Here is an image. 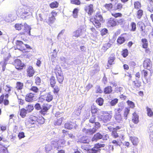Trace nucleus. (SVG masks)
<instances>
[{"label":"nucleus","instance_id":"c756f323","mask_svg":"<svg viewBox=\"0 0 153 153\" xmlns=\"http://www.w3.org/2000/svg\"><path fill=\"white\" fill-rule=\"evenodd\" d=\"M99 110V109L94 105H93L91 106V111L92 114H94L97 113Z\"/></svg>","mask_w":153,"mask_h":153},{"label":"nucleus","instance_id":"a878e982","mask_svg":"<svg viewBox=\"0 0 153 153\" xmlns=\"http://www.w3.org/2000/svg\"><path fill=\"white\" fill-rule=\"evenodd\" d=\"M79 142L83 143H88L89 141L87 136H83L80 138L79 140Z\"/></svg>","mask_w":153,"mask_h":153},{"label":"nucleus","instance_id":"f704fd0d","mask_svg":"<svg viewBox=\"0 0 153 153\" xmlns=\"http://www.w3.org/2000/svg\"><path fill=\"white\" fill-rule=\"evenodd\" d=\"M65 32V30H63L59 33L57 39L60 41H62V38H63V34Z\"/></svg>","mask_w":153,"mask_h":153},{"label":"nucleus","instance_id":"f03ea898","mask_svg":"<svg viewBox=\"0 0 153 153\" xmlns=\"http://www.w3.org/2000/svg\"><path fill=\"white\" fill-rule=\"evenodd\" d=\"M31 10L30 7H27L25 6H21L17 10V13L22 14L23 15H26L25 16V18H26L27 16H31L32 14Z\"/></svg>","mask_w":153,"mask_h":153},{"label":"nucleus","instance_id":"680f3d73","mask_svg":"<svg viewBox=\"0 0 153 153\" xmlns=\"http://www.w3.org/2000/svg\"><path fill=\"white\" fill-rule=\"evenodd\" d=\"M141 7L140 3L138 1L135 2L134 3V7L136 9H139Z\"/></svg>","mask_w":153,"mask_h":153},{"label":"nucleus","instance_id":"f257e3e1","mask_svg":"<svg viewBox=\"0 0 153 153\" xmlns=\"http://www.w3.org/2000/svg\"><path fill=\"white\" fill-rule=\"evenodd\" d=\"M94 125V127L92 128L86 129L85 128H83L82 131L84 134L86 135H92L96 131L97 129L101 127V125L98 122H95Z\"/></svg>","mask_w":153,"mask_h":153},{"label":"nucleus","instance_id":"37998d69","mask_svg":"<svg viewBox=\"0 0 153 153\" xmlns=\"http://www.w3.org/2000/svg\"><path fill=\"white\" fill-rule=\"evenodd\" d=\"M123 105H121L120 106H119L118 108H116L115 109V114L116 113H118V114H120V113L122 111L123 109Z\"/></svg>","mask_w":153,"mask_h":153},{"label":"nucleus","instance_id":"4c0bfd02","mask_svg":"<svg viewBox=\"0 0 153 153\" xmlns=\"http://www.w3.org/2000/svg\"><path fill=\"white\" fill-rule=\"evenodd\" d=\"M143 47V48H146L148 46V42L146 39H142Z\"/></svg>","mask_w":153,"mask_h":153},{"label":"nucleus","instance_id":"bb28decb","mask_svg":"<svg viewBox=\"0 0 153 153\" xmlns=\"http://www.w3.org/2000/svg\"><path fill=\"white\" fill-rule=\"evenodd\" d=\"M130 139L134 145L137 146V145L139 143L138 138L135 137H131Z\"/></svg>","mask_w":153,"mask_h":153},{"label":"nucleus","instance_id":"f8f14e48","mask_svg":"<svg viewBox=\"0 0 153 153\" xmlns=\"http://www.w3.org/2000/svg\"><path fill=\"white\" fill-rule=\"evenodd\" d=\"M64 126L65 128L69 129H71L73 128H76L77 126L76 123L71 122L65 123Z\"/></svg>","mask_w":153,"mask_h":153},{"label":"nucleus","instance_id":"052dcab7","mask_svg":"<svg viewBox=\"0 0 153 153\" xmlns=\"http://www.w3.org/2000/svg\"><path fill=\"white\" fill-rule=\"evenodd\" d=\"M128 105L131 108H133L135 106L134 103L131 101L128 100L127 102Z\"/></svg>","mask_w":153,"mask_h":153},{"label":"nucleus","instance_id":"2eb2a0df","mask_svg":"<svg viewBox=\"0 0 153 153\" xmlns=\"http://www.w3.org/2000/svg\"><path fill=\"white\" fill-rule=\"evenodd\" d=\"M148 71L145 70H143L142 71V78H144L146 80V82L148 83L150 81V79L148 76Z\"/></svg>","mask_w":153,"mask_h":153},{"label":"nucleus","instance_id":"9d476101","mask_svg":"<svg viewBox=\"0 0 153 153\" xmlns=\"http://www.w3.org/2000/svg\"><path fill=\"white\" fill-rule=\"evenodd\" d=\"M84 10L88 14L91 15L94 11L93 5L91 4L89 5L85 6Z\"/></svg>","mask_w":153,"mask_h":153},{"label":"nucleus","instance_id":"58836bf2","mask_svg":"<svg viewBox=\"0 0 153 153\" xmlns=\"http://www.w3.org/2000/svg\"><path fill=\"white\" fill-rule=\"evenodd\" d=\"M147 111V114L148 116L152 117L153 116V112L151 108L147 107L146 108Z\"/></svg>","mask_w":153,"mask_h":153},{"label":"nucleus","instance_id":"de8ad7c7","mask_svg":"<svg viewBox=\"0 0 153 153\" xmlns=\"http://www.w3.org/2000/svg\"><path fill=\"white\" fill-rule=\"evenodd\" d=\"M37 122L39 124H43L45 122V119L42 117H39L38 118L37 117Z\"/></svg>","mask_w":153,"mask_h":153},{"label":"nucleus","instance_id":"09e8293b","mask_svg":"<svg viewBox=\"0 0 153 153\" xmlns=\"http://www.w3.org/2000/svg\"><path fill=\"white\" fill-rule=\"evenodd\" d=\"M57 144V145H56V146L57 145L58 147L59 146V148H61L62 147L60 146H59L58 144L61 143V144L63 145H64L65 144V140L64 139H61L59 140L58 141V142H56Z\"/></svg>","mask_w":153,"mask_h":153},{"label":"nucleus","instance_id":"412c9836","mask_svg":"<svg viewBox=\"0 0 153 153\" xmlns=\"http://www.w3.org/2000/svg\"><path fill=\"white\" fill-rule=\"evenodd\" d=\"M114 118L117 122L119 123H122L123 120L120 114L116 113L114 115Z\"/></svg>","mask_w":153,"mask_h":153},{"label":"nucleus","instance_id":"a19ab883","mask_svg":"<svg viewBox=\"0 0 153 153\" xmlns=\"http://www.w3.org/2000/svg\"><path fill=\"white\" fill-rule=\"evenodd\" d=\"M51 85L52 87H54V85L56 83V80L55 77L52 76L50 80Z\"/></svg>","mask_w":153,"mask_h":153},{"label":"nucleus","instance_id":"7c9ffc66","mask_svg":"<svg viewBox=\"0 0 153 153\" xmlns=\"http://www.w3.org/2000/svg\"><path fill=\"white\" fill-rule=\"evenodd\" d=\"M130 111L129 108H126L125 109L124 113V119L126 120L128 118V115Z\"/></svg>","mask_w":153,"mask_h":153},{"label":"nucleus","instance_id":"5701e85b","mask_svg":"<svg viewBox=\"0 0 153 153\" xmlns=\"http://www.w3.org/2000/svg\"><path fill=\"white\" fill-rule=\"evenodd\" d=\"M27 72L28 76L31 77L33 76L34 73V71L32 66L29 67L27 69Z\"/></svg>","mask_w":153,"mask_h":153},{"label":"nucleus","instance_id":"e433bc0d","mask_svg":"<svg viewBox=\"0 0 153 153\" xmlns=\"http://www.w3.org/2000/svg\"><path fill=\"white\" fill-rule=\"evenodd\" d=\"M33 108V107L32 105H29L26 107L25 109L27 112L28 113L31 112Z\"/></svg>","mask_w":153,"mask_h":153},{"label":"nucleus","instance_id":"79ce46f5","mask_svg":"<svg viewBox=\"0 0 153 153\" xmlns=\"http://www.w3.org/2000/svg\"><path fill=\"white\" fill-rule=\"evenodd\" d=\"M16 88L17 90H21L23 87V84L20 82H17L16 83Z\"/></svg>","mask_w":153,"mask_h":153},{"label":"nucleus","instance_id":"423d86ee","mask_svg":"<svg viewBox=\"0 0 153 153\" xmlns=\"http://www.w3.org/2000/svg\"><path fill=\"white\" fill-rule=\"evenodd\" d=\"M51 105L50 104H43L42 105V108L40 111V113L44 115L46 114V112L50 108Z\"/></svg>","mask_w":153,"mask_h":153},{"label":"nucleus","instance_id":"c85d7f7f","mask_svg":"<svg viewBox=\"0 0 153 153\" xmlns=\"http://www.w3.org/2000/svg\"><path fill=\"white\" fill-rule=\"evenodd\" d=\"M112 88L111 86H108L105 87L104 89V92L105 94H110L112 91Z\"/></svg>","mask_w":153,"mask_h":153},{"label":"nucleus","instance_id":"473e14b6","mask_svg":"<svg viewBox=\"0 0 153 153\" xmlns=\"http://www.w3.org/2000/svg\"><path fill=\"white\" fill-rule=\"evenodd\" d=\"M24 27L26 29V32L29 35H30V30L31 29V27H30L26 23L25 24Z\"/></svg>","mask_w":153,"mask_h":153},{"label":"nucleus","instance_id":"4be33fe9","mask_svg":"<svg viewBox=\"0 0 153 153\" xmlns=\"http://www.w3.org/2000/svg\"><path fill=\"white\" fill-rule=\"evenodd\" d=\"M37 117L34 116H31L28 119V121L30 123L32 124H34L36 123Z\"/></svg>","mask_w":153,"mask_h":153},{"label":"nucleus","instance_id":"cd10ccee","mask_svg":"<svg viewBox=\"0 0 153 153\" xmlns=\"http://www.w3.org/2000/svg\"><path fill=\"white\" fill-rule=\"evenodd\" d=\"M100 150L98 147H97V145L91 149L88 150V152L89 153H96L97 152L99 151Z\"/></svg>","mask_w":153,"mask_h":153},{"label":"nucleus","instance_id":"1a4fd4ad","mask_svg":"<svg viewBox=\"0 0 153 153\" xmlns=\"http://www.w3.org/2000/svg\"><path fill=\"white\" fill-rule=\"evenodd\" d=\"M14 65L17 69H22L24 66V64L22 63L21 61L19 59H16L14 61Z\"/></svg>","mask_w":153,"mask_h":153},{"label":"nucleus","instance_id":"5fc2aeb1","mask_svg":"<svg viewBox=\"0 0 153 153\" xmlns=\"http://www.w3.org/2000/svg\"><path fill=\"white\" fill-rule=\"evenodd\" d=\"M117 21L120 25H124L126 23V21L123 19H117Z\"/></svg>","mask_w":153,"mask_h":153},{"label":"nucleus","instance_id":"6e6d98bb","mask_svg":"<svg viewBox=\"0 0 153 153\" xmlns=\"http://www.w3.org/2000/svg\"><path fill=\"white\" fill-rule=\"evenodd\" d=\"M11 87L10 86L6 85L4 87L3 89L6 92H7L8 94H10L11 91Z\"/></svg>","mask_w":153,"mask_h":153},{"label":"nucleus","instance_id":"c03bdc74","mask_svg":"<svg viewBox=\"0 0 153 153\" xmlns=\"http://www.w3.org/2000/svg\"><path fill=\"white\" fill-rule=\"evenodd\" d=\"M112 143L114 144V146H120V140L118 139L116 140H113L112 141Z\"/></svg>","mask_w":153,"mask_h":153},{"label":"nucleus","instance_id":"0eeeda50","mask_svg":"<svg viewBox=\"0 0 153 153\" xmlns=\"http://www.w3.org/2000/svg\"><path fill=\"white\" fill-rule=\"evenodd\" d=\"M143 66L144 68L150 70L152 67V63L149 59H145L143 62Z\"/></svg>","mask_w":153,"mask_h":153},{"label":"nucleus","instance_id":"338daca9","mask_svg":"<svg viewBox=\"0 0 153 153\" xmlns=\"http://www.w3.org/2000/svg\"><path fill=\"white\" fill-rule=\"evenodd\" d=\"M128 51L127 49H125L123 51L122 55L124 57H126L128 55Z\"/></svg>","mask_w":153,"mask_h":153},{"label":"nucleus","instance_id":"dca6fc26","mask_svg":"<svg viewBox=\"0 0 153 153\" xmlns=\"http://www.w3.org/2000/svg\"><path fill=\"white\" fill-rule=\"evenodd\" d=\"M7 145L0 143V153H8Z\"/></svg>","mask_w":153,"mask_h":153},{"label":"nucleus","instance_id":"39448f33","mask_svg":"<svg viewBox=\"0 0 153 153\" xmlns=\"http://www.w3.org/2000/svg\"><path fill=\"white\" fill-rule=\"evenodd\" d=\"M57 144L56 142H51V145L48 144L46 145L45 147V150L46 153H49V152L52 149L53 147L59 149V147H58V146H56Z\"/></svg>","mask_w":153,"mask_h":153},{"label":"nucleus","instance_id":"4d7b16f0","mask_svg":"<svg viewBox=\"0 0 153 153\" xmlns=\"http://www.w3.org/2000/svg\"><path fill=\"white\" fill-rule=\"evenodd\" d=\"M151 128H153V130L152 133H150V138L152 143L153 144V125L149 127L150 130H151Z\"/></svg>","mask_w":153,"mask_h":153},{"label":"nucleus","instance_id":"f3484780","mask_svg":"<svg viewBox=\"0 0 153 153\" xmlns=\"http://www.w3.org/2000/svg\"><path fill=\"white\" fill-rule=\"evenodd\" d=\"M102 134L99 133L95 134L92 138V141L93 142H97L98 140L102 139Z\"/></svg>","mask_w":153,"mask_h":153},{"label":"nucleus","instance_id":"c9c22d12","mask_svg":"<svg viewBox=\"0 0 153 153\" xmlns=\"http://www.w3.org/2000/svg\"><path fill=\"white\" fill-rule=\"evenodd\" d=\"M28 113L25 108H23L20 111V114L22 117L24 118L26 115V114Z\"/></svg>","mask_w":153,"mask_h":153},{"label":"nucleus","instance_id":"2f4dec72","mask_svg":"<svg viewBox=\"0 0 153 153\" xmlns=\"http://www.w3.org/2000/svg\"><path fill=\"white\" fill-rule=\"evenodd\" d=\"M115 57L114 56H110L108 60L109 65H107V66L108 67H110L109 65H111L114 63L113 62H114V60L115 59Z\"/></svg>","mask_w":153,"mask_h":153},{"label":"nucleus","instance_id":"3c124183","mask_svg":"<svg viewBox=\"0 0 153 153\" xmlns=\"http://www.w3.org/2000/svg\"><path fill=\"white\" fill-rule=\"evenodd\" d=\"M58 3L56 1H54L51 3L50 5L51 7L52 8H56L58 7Z\"/></svg>","mask_w":153,"mask_h":153},{"label":"nucleus","instance_id":"9b49d317","mask_svg":"<svg viewBox=\"0 0 153 153\" xmlns=\"http://www.w3.org/2000/svg\"><path fill=\"white\" fill-rule=\"evenodd\" d=\"M40 98L43 99L44 100H45L46 101L49 102L52 100L53 97L52 95L50 93H48L43 95L41 96L40 97Z\"/></svg>","mask_w":153,"mask_h":153},{"label":"nucleus","instance_id":"aec40b11","mask_svg":"<svg viewBox=\"0 0 153 153\" xmlns=\"http://www.w3.org/2000/svg\"><path fill=\"white\" fill-rule=\"evenodd\" d=\"M84 30L82 31L81 29H78L73 33V36L76 37L82 35Z\"/></svg>","mask_w":153,"mask_h":153},{"label":"nucleus","instance_id":"a18cd8bd","mask_svg":"<svg viewBox=\"0 0 153 153\" xmlns=\"http://www.w3.org/2000/svg\"><path fill=\"white\" fill-rule=\"evenodd\" d=\"M64 118L63 117H61L58 119L57 121L54 123V125L56 126H59L61 125Z\"/></svg>","mask_w":153,"mask_h":153},{"label":"nucleus","instance_id":"8fccbe9b","mask_svg":"<svg viewBox=\"0 0 153 153\" xmlns=\"http://www.w3.org/2000/svg\"><path fill=\"white\" fill-rule=\"evenodd\" d=\"M143 11L141 10H139L137 11V18L140 19L141 18L143 15Z\"/></svg>","mask_w":153,"mask_h":153},{"label":"nucleus","instance_id":"6ab92c4d","mask_svg":"<svg viewBox=\"0 0 153 153\" xmlns=\"http://www.w3.org/2000/svg\"><path fill=\"white\" fill-rule=\"evenodd\" d=\"M111 44L109 43L103 44L101 50V52L102 53L105 52L111 47Z\"/></svg>","mask_w":153,"mask_h":153},{"label":"nucleus","instance_id":"a211bd4d","mask_svg":"<svg viewBox=\"0 0 153 153\" xmlns=\"http://www.w3.org/2000/svg\"><path fill=\"white\" fill-rule=\"evenodd\" d=\"M34 94L32 93H30L26 95L25 97V100L28 102L33 101L34 100Z\"/></svg>","mask_w":153,"mask_h":153},{"label":"nucleus","instance_id":"49530a36","mask_svg":"<svg viewBox=\"0 0 153 153\" xmlns=\"http://www.w3.org/2000/svg\"><path fill=\"white\" fill-rule=\"evenodd\" d=\"M54 13H55L54 12L52 13V16L51 17L49 18V22L50 23L52 24L54 22L55 18L53 14Z\"/></svg>","mask_w":153,"mask_h":153},{"label":"nucleus","instance_id":"b1692460","mask_svg":"<svg viewBox=\"0 0 153 153\" xmlns=\"http://www.w3.org/2000/svg\"><path fill=\"white\" fill-rule=\"evenodd\" d=\"M108 23L111 26H114L116 25L117 20L115 19L111 18L108 21Z\"/></svg>","mask_w":153,"mask_h":153},{"label":"nucleus","instance_id":"e2e57ef3","mask_svg":"<svg viewBox=\"0 0 153 153\" xmlns=\"http://www.w3.org/2000/svg\"><path fill=\"white\" fill-rule=\"evenodd\" d=\"M131 31H134L136 30V24L135 23L132 22L131 24Z\"/></svg>","mask_w":153,"mask_h":153},{"label":"nucleus","instance_id":"bf43d9fd","mask_svg":"<svg viewBox=\"0 0 153 153\" xmlns=\"http://www.w3.org/2000/svg\"><path fill=\"white\" fill-rule=\"evenodd\" d=\"M34 108L36 109L41 110L42 108V105H41L39 103H36L34 106Z\"/></svg>","mask_w":153,"mask_h":153},{"label":"nucleus","instance_id":"13d9d810","mask_svg":"<svg viewBox=\"0 0 153 153\" xmlns=\"http://www.w3.org/2000/svg\"><path fill=\"white\" fill-rule=\"evenodd\" d=\"M145 25H143V26H141L139 27L140 29L141 34L143 36H144L146 33L145 31Z\"/></svg>","mask_w":153,"mask_h":153},{"label":"nucleus","instance_id":"ea45409f","mask_svg":"<svg viewBox=\"0 0 153 153\" xmlns=\"http://www.w3.org/2000/svg\"><path fill=\"white\" fill-rule=\"evenodd\" d=\"M96 102L98 105L102 106L103 104V100L102 98L99 97L97 99Z\"/></svg>","mask_w":153,"mask_h":153},{"label":"nucleus","instance_id":"20e7f679","mask_svg":"<svg viewBox=\"0 0 153 153\" xmlns=\"http://www.w3.org/2000/svg\"><path fill=\"white\" fill-rule=\"evenodd\" d=\"M98 117L100 120L102 121L104 123H106L110 121L112 118V115L107 113L104 114L103 115L98 116Z\"/></svg>","mask_w":153,"mask_h":153},{"label":"nucleus","instance_id":"774afa93","mask_svg":"<svg viewBox=\"0 0 153 153\" xmlns=\"http://www.w3.org/2000/svg\"><path fill=\"white\" fill-rule=\"evenodd\" d=\"M108 30L106 28L102 29L101 31V33L102 36H104L108 33Z\"/></svg>","mask_w":153,"mask_h":153},{"label":"nucleus","instance_id":"603ef678","mask_svg":"<svg viewBox=\"0 0 153 153\" xmlns=\"http://www.w3.org/2000/svg\"><path fill=\"white\" fill-rule=\"evenodd\" d=\"M96 117L94 115H92L91 117L89 120V122L90 123L94 124L96 122Z\"/></svg>","mask_w":153,"mask_h":153},{"label":"nucleus","instance_id":"393cba45","mask_svg":"<svg viewBox=\"0 0 153 153\" xmlns=\"http://www.w3.org/2000/svg\"><path fill=\"white\" fill-rule=\"evenodd\" d=\"M138 118V116L135 113H134L133 114L132 119V122L135 124H137L139 122Z\"/></svg>","mask_w":153,"mask_h":153},{"label":"nucleus","instance_id":"7ed1b4c3","mask_svg":"<svg viewBox=\"0 0 153 153\" xmlns=\"http://www.w3.org/2000/svg\"><path fill=\"white\" fill-rule=\"evenodd\" d=\"M103 18L101 14L100 13H97L94 18L92 22L93 24L97 28H99L101 27V23L100 22L103 21Z\"/></svg>","mask_w":153,"mask_h":153},{"label":"nucleus","instance_id":"4468645a","mask_svg":"<svg viewBox=\"0 0 153 153\" xmlns=\"http://www.w3.org/2000/svg\"><path fill=\"white\" fill-rule=\"evenodd\" d=\"M58 72L56 73L57 78L58 82L61 83L63 82L64 77L62 74L61 73L60 70H58Z\"/></svg>","mask_w":153,"mask_h":153},{"label":"nucleus","instance_id":"72a5a7b5","mask_svg":"<svg viewBox=\"0 0 153 153\" xmlns=\"http://www.w3.org/2000/svg\"><path fill=\"white\" fill-rule=\"evenodd\" d=\"M125 41V39L122 36L119 37L117 39V42L120 44H123Z\"/></svg>","mask_w":153,"mask_h":153},{"label":"nucleus","instance_id":"6e6552de","mask_svg":"<svg viewBox=\"0 0 153 153\" xmlns=\"http://www.w3.org/2000/svg\"><path fill=\"white\" fill-rule=\"evenodd\" d=\"M16 48L20 51H22L25 50V44L22 41L17 40L16 42Z\"/></svg>","mask_w":153,"mask_h":153},{"label":"nucleus","instance_id":"69168bd1","mask_svg":"<svg viewBox=\"0 0 153 153\" xmlns=\"http://www.w3.org/2000/svg\"><path fill=\"white\" fill-rule=\"evenodd\" d=\"M78 10L77 8H75L73 11V16L74 17L76 18L77 16V13Z\"/></svg>","mask_w":153,"mask_h":153},{"label":"nucleus","instance_id":"0e129e2a","mask_svg":"<svg viewBox=\"0 0 153 153\" xmlns=\"http://www.w3.org/2000/svg\"><path fill=\"white\" fill-rule=\"evenodd\" d=\"M23 26L21 24H17L15 25V27L16 30H21L22 27H23Z\"/></svg>","mask_w":153,"mask_h":153},{"label":"nucleus","instance_id":"ddd939ff","mask_svg":"<svg viewBox=\"0 0 153 153\" xmlns=\"http://www.w3.org/2000/svg\"><path fill=\"white\" fill-rule=\"evenodd\" d=\"M62 133L63 134L62 137L65 139H67L69 137L71 138H74V136L71 134H69L67 130H62Z\"/></svg>","mask_w":153,"mask_h":153},{"label":"nucleus","instance_id":"864d4df0","mask_svg":"<svg viewBox=\"0 0 153 153\" xmlns=\"http://www.w3.org/2000/svg\"><path fill=\"white\" fill-rule=\"evenodd\" d=\"M118 101V99L115 98L111 100V101L110 102V104L111 106H114L117 103Z\"/></svg>","mask_w":153,"mask_h":153}]
</instances>
